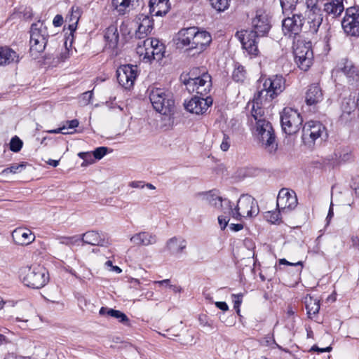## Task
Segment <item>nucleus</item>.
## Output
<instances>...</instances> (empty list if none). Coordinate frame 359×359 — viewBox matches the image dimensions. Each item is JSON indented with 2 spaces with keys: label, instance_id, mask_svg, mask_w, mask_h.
<instances>
[{
  "label": "nucleus",
  "instance_id": "obj_1",
  "mask_svg": "<svg viewBox=\"0 0 359 359\" xmlns=\"http://www.w3.org/2000/svg\"><path fill=\"white\" fill-rule=\"evenodd\" d=\"M253 30H243L237 32L243 48L248 54L256 56L258 55L257 37L265 36L271 29L268 15L263 11H257L255 17L252 20Z\"/></svg>",
  "mask_w": 359,
  "mask_h": 359
},
{
  "label": "nucleus",
  "instance_id": "obj_2",
  "mask_svg": "<svg viewBox=\"0 0 359 359\" xmlns=\"http://www.w3.org/2000/svg\"><path fill=\"white\" fill-rule=\"evenodd\" d=\"M148 92L154 109L168 116L170 121L175 109V100L172 95L164 88L156 87H150Z\"/></svg>",
  "mask_w": 359,
  "mask_h": 359
},
{
  "label": "nucleus",
  "instance_id": "obj_3",
  "mask_svg": "<svg viewBox=\"0 0 359 359\" xmlns=\"http://www.w3.org/2000/svg\"><path fill=\"white\" fill-rule=\"evenodd\" d=\"M285 87V80L282 76L275 75L268 79H260L256 97L261 101H271L280 94Z\"/></svg>",
  "mask_w": 359,
  "mask_h": 359
},
{
  "label": "nucleus",
  "instance_id": "obj_4",
  "mask_svg": "<svg viewBox=\"0 0 359 359\" xmlns=\"http://www.w3.org/2000/svg\"><path fill=\"white\" fill-rule=\"evenodd\" d=\"M20 278L25 286L39 289L48 283L49 274L44 267L33 265L22 267L20 270Z\"/></svg>",
  "mask_w": 359,
  "mask_h": 359
},
{
  "label": "nucleus",
  "instance_id": "obj_5",
  "mask_svg": "<svg viewBox=\"0 0 359 359\" xmlns=\"http://www.w3.org/2000/svg\"><path fill=\"white\" fill-rule=\"evenodd\" d=\"M29 51L31 55L37 57L43 52L48 43L49 34L47 27L43 21L33 23L30 28Z\"/></svg>",
  "mask_w": 359,
  "mask_h": 359
},
{
  "label": "nucleus",
  "instance_id": "obj_6",
  "mask_svg": "<svg viewBox=\"0 0 359 359\" xmlns=\"http://www.w3.org/2000/svg\"><path fill=\"white\" fill-rule=\"evenodd\" d=\"M136 50L144 62H150L154 60L159 61L164 57L165 46L157 39L147 38L142 44H137Z\"/></svg>",
  "mask_w": 359,
  "mask_h": 359
},
{
  "label": "nucleus",
  "instance_id": "obj_7",
  "mask_svg": "<svg viewBox=\"0 0 359 359\" xmlns=\"http://www.w3.org/2000/svg\"><path fill=\"white\" fill-rule=\"evenodd\" d=\"M255 135L264 149L270 153H274L278 148L276 135L271 123L266 120H259L255 126Z\"/></svg>",
  "mask_w": 359,
  "mask_h": 359
},
{
  "label": "nucleus",
  "instance_id": "obj_8",
  "mask_svg": "<svg viewBox=\"0 0 359 359\" xmlns=\"http://www.w3.org/2000/svg\"><path fill=\"white\" fill-rule=\"evenodd\" d=\"M259 212L257 202L249 195H242L238 201L237 205L233 208L231 205V210H229V213L236 220H241L243 217H255Z\"/></svg>",
  "mask_w": 359,
  "mask_h": 359
},
{
  "label": "nucleus",
  "instance_id": "obj_9",
  "mask_svg": "<svg viewBox=\"0 0 359 359\" xmlns=\"http://www.w3.org/2000/svg\"><path fill=\"white\" fill-rule=\"evenodd\" d=\"M293 48L295 62L302 70L307 71L313 60L311 43L297 39L293 41Z\"/></svg>",
  "mask_w": 359,
  "mask_h": 359
},
{
  "label": "nucleus",
  "instance_id": "obj_10",
  "mask_svg": "<svg viewBox=\"0 0 359 359\" xmlns=\"http://www.w3.org/2000/svg\"><path fill=\"white\" fill-rule=\"evenodd\" d=\"M285 15H287V17L282 22L283 32L285 36L292 39L293 41H295L300 37L304 18L300 13H293L291 11L287 12Z\"/></svg>",
  "mask_w": 359,
  "mask_h": 359
},
{
  "label": "nucleus",
  "instance_id": "obj_11",
  "mask_svg": "<svg viewBox=\"0 0 359 359\" xmlns=\"http://www.w3.org/2000/svg\"><path fill=\"white\" fill-rule=\"evenodd\" d=\"M303 118L297 110L285 107L280 113V123L283 132L287 135L297 133L302 125Z\"/></svg>",
  "mask_w": 359,
  "mask_h": 359
},
{
  "label": "nucleus",
  "instance_id": "obj_12",
  "mask_svg": "<svg viewBox=\"0 0 359 359\" xmlns=\"http://www.w3.org/2000/svg\"><path fill=\"white\" fill-rule=\"evenodd\" d=\"M183 83L189 93L206 96L212 87L211 76L207 72H203L201 76L196 77L189 76L188 79L183 81Z\"/></svg>",
  "mask_w": 359,
  "mask_h": 359
},
{
  "label": "nucleus",
  "instance_id": "obj_13",
  "mask_svg": "<svg viewBox=\"0 0 359 359\" xmlns=\"http://www.w3.org/2000/svg\"><path fill=\"white\" fill-rule=\"evenodd\" d=\"M327 137L325 127L318 121H310L302 128V140L305 144H313L319 138Z\"/></svg>",
  "mask_w": 359,
  "mask_h": 359
},
{
  "label": "nucleus",
  "instance_id": "obj_14",
  "mask_svg": "<svg viewBox=\"0 0 359 359\" xmlns=\"http://www.w3.org/2000/svg\"><path fill=\"white\" fill-rule=\"evenodd\" d=\"M344 32L351 36H359V6L346 9V15L341 22Z\"/></svg>",
  "mask_w": 359,
  "mask_h": 359
},
{
  "label": "nucleus",
  "instance_id": "obj_15",
  "mask_svg": "<svg viewBox=\"0 0 359 359\" xmlns=\"http://www.w3.org/2000/svg\"><path fill=\"white\" fill-rule=\"evenodd\" d=\"M212 98L210 96H194L184 104L185 109L191 114L202 115L212 104Z\"/></svg>",
  "mask_w": 359,
  "mask_h": 359
},
{
  "label": "nucleus",
  "instance_id": "obj_16",
  "mask_svg": "<svg viewBox=\"0 0 359 359\" xmlns=\"http://www.w3.org/2000/svg\"><path fill=\"white\" fill-rule=\"evenodd\" d=\"M276 205L283 212L294 210L297 205V198L294 191L285 188L280 189L278 194Z\"/></svg>",
  "mask_w": 359,
  "mask_h": 359
},
{
  "label": "nucleus",
  "instance_id": "obj_17",
  "mask_svg": "<svg viewBox=\"0 0 359 359\" xmlns=\"http://www.w3.org/2000/svg\"><path fill=\"white\" fill-rule=\"evenodd\" d=\"M137 67L132 65H126L119 67L116 71L118 83L128 89L134 85L137 72Z\"/></svg>",
  "mask_w": 359,
  "mask_h": 359
},
{
  "label": "nucleus",
  "instance_id": "obj_18",
  "mask_svg": "<svg viewBox=\"0 0 359 359\" xmlns=\"http://www.w3.org/2000/svg\"><path fill=\"white\" fill-rule=\"evenodd\" d=\"M318 0H314L311 6H306L307 8V23L309 25L308 32L311 34L317 33L323 22V15L321 9L318 6Z\"/></svg>",
  "mask_w": 359,
  "mask_h": 359
},
{
  "label": "nucleus",
  "instance_id": "obj_19",
  "mask_svg": "<svg viewBox=\"0 0 359 359\" xmlns=\"http://www.w3.org/2000/svg\"><path fill=\"white\" fill-rule=\"evenodd\" d=\"M195 27L181 29L175 36L176 45L178 48L186 50H194Z\"/></svg>",
  "mask_w": 359,
  "mask_h": 359
},
{
  "label": "nucleus",
  "instance_id": "obj_20",
  "mask_svg": "<svg viewBox=\"0 0 359 359\" xmlns=\"http://www.w3.org/2000/svg\"><path fill=\"white\" fill-rule=\"evenodd\" d=\"M135 20L137 29L135 33V38L138 39H144L151 32L154 27V20L149 15L144 13L139 14Z\"/></svg>",
  "mask_w": 359,
  "mask_h": 359
},
{
  "label": "nucleus",
  "instance_id": "obj_21",
  "mask_svg": "<svg viewBox=\"0 0 359 359\" xmlns=\"http://www.w3.org/2000/svg\"><path fill=\"white\" fill-rule=\"evenodd\" d=\"M11 236L15 243L20 245H28L34 242L36 238L31 230L23 227L16 228Z\"/></svg>",
  "mask_w": 359,
  "mask_h": 359
},
{
  "label": "nucleus",
  "instance_id": "obj_22",
  "mask_svg": "<svg viewBox=\"0 0 359 359\" xmlns=\"http://www.w3.org/2000/svg\"><path fill=\"white\" fill-rule=\"evenodd\" d=\"M204 200L210 205L222 210L224 213H226V210L229 212V210H231V201L226 198L223 199L212 191L205 194Z\"/></svg>",
  "mask_w": 359,
  "mask_h": 359
},
{
  "label": "nucleus",
  "instance_id": "obj_23",
  "mask_svg": "<svg viewBox=\"0 0 359 359\" xmlns=\"http://www.w3.org/2000/svg\"><path fill=\"white\" fill-rule=\"evenodd\" d=\"M341 72L346 76L350 85H356L359 81V73L354 64L348 60H345L339 66Z\"/></svg>",
  "mask_w": 359,
  "mask_h": 359
},
{
  "label": "nucleus",
  "instance_id": "obj_24",
  "mask_svg": "<svg viewBox=\"0 0 359 359\" xmlns=\"http://www.w3.org/2000/svg\"><path fill=\"white\" fill-rule=\"evenodd\" d=\"M130 240L134 245L140 247L154 245L156 243L158 238L154 233L149 231H141L135 233Z\"/></svg>",
  "mask_w": 359,
  "mask_h": 359
},
{
  "label": "nucleus",
  "instance_id": "obj_25",
  "mask_svg": "<svg viewBox=\"0 0 359 359\" xmlns=\"http://www.w3.org/2000/svg\"><path fill=\"white\" fill-rule=\"evenodd\" d=\"M212 36L210 34L206 31H199L195 27V36L194 41V50H196L198 53L203 51L211 43Z\"/></svg>",
  "mask_w": 359,
  "mask_h": 359
},
{
  "label": "nucleus",
  "instance_id": "obj_26",
  "mask_svg": "<svg viewBox=\"0 0 359 359\" xmlns=\"http://www.w3.org/2000/svg\"><path fill=\"white\" fill-rule=\"evenodd\" d=\"M86 244L91 245L107 246L109 243L108 240L104 234H100L95 231H89L83 233L80 238Z\"/></svg>",
  "mask_w": 359,
  "mask_h": 359
},
{
  "label": "nucleus",
  "instance_id": "obj_27",
  "mask_svg": "<svg viewBox=\"0 0 359 359\" xmlns=\"http://www.w3.org/2000/svg\"><path fill=\"white\" fill-rule=\"evenodd\" d=\"M187 247V242L181 237L174 236L166 242L165 250L172 255H179Z\"/></svg>",
  "mask_w": 359,
  "mask_h": 359
},
{
  "label": "nucleus",
  "instance_id": "obj_28",
  "mask_svg": "<svg viewBox=\"0 0 359 359\" xmlns=\"http://www.w3.org/2000/svg\"><path fill=\"white\" fill-rule=\"evenodd\" d=\"M149 13L152 15L163 16L170 9L169 0H149Z\"/></svg>",
  "mask_w": 359,
  "mask_h": 359
},
{
  "label": "nucleus",
  "instance_id": "obj_29",
  "mask_svg": "<svg viewBox=\"0 0 359 359\" xmlns=\"http://www.w3.org/2000/svg\"><path fill=\"white\" fill-rule=\"evenodd\" d=\"M323 100L322 89L318 84H312L309 87L306 93V103L308 105H315Z\"/></svg>",
  "mask_w": 359,
  "mask_h": 359
},
{
  "label": "nucleus",
  "instance_id": "obj_30",
  "mask_svg": "<svg viewBox=\"0 0 359 359\" xmlns=\"http://www.w3.org/2000/svg\"><path fill=\"white\" fill-rule=\"evenodd\" d=\"M18 61L19 57L16 52L8 47L0 48V65L17 63Z\"/></svg>",
  "mask_w": 359,
  "mask_h": 359
},
{
  "label": "nucleus",
  "instance_id": "obj_31",
  "mask_svg": "<svg viewBox=\"0 0 359 359\" xmlns=\"http://www.w3.org/2000/svg\"><path fill=\"white\" fill-rule=\"evenodd\" d=\"M343 0H332L324 5V11L333 17H337L344 11Z\"/></svg>",
  "mask_w": 359,
  "mask_h": 359
},
{
  "label": "nucleus",
  "instance_id": "obj_32",
  "mask_svg": "<svg viewBox=\"0 0 359 359\" xmlns=\"http://www.w3.org/2000/svg\"><path fill=\"white\" fill-rule=\"evenodd\" d=\"M135 0H112V6L118 15H125L133 8Z\"/></svg>",
  "mask_w": 359,
  "mask_h": 359
},
{
  "label": "nucleus",
  "instance_id": "obj_33",
  "mask_svg": "<svg viewBox=\"0 0 359 359\" xmlns=\"http://www.w3.org/2000/svg\"><path fill=\"white\" fill-rule=\"evenodd\" d=\"M104 39L109 48H114L116 47L119 36L116 26L111 25L107 28L104 33Z\"/></svg>",
  "mask_w": 359,
  "mask_h": 359
},
{
  "label": "nucleus",
  "instance_id": "obj_34",
  "mask_svg": "<svg viewBox=\"0 0 359 359\" xmlns=\"http://www.w3.org/2000/svg\"><path fill=\"white\" fill-rule=\"evenodd\" d=\"M264 100H262V101L258 100L256 97V95H255L251 114H252V118L255 121V124L259 120H266L263 117L264 114V111L263 108L259 106V104H262V102Z\"/></svg>",
  "mask_w": 359,
  "mask_h": 359
},
{
  "label": "nucleus",
  "instance_id": "obj_35",
  "mask_svg": "<svg viewBox=\"0 0 359 359\" xmlns=\"http://www.w3.org/2000/svg\"><path fill=\"white\" fill-rule=\"evenodd\" d=\"M302 0H280L283 14L287 12H293L296 9L297 4ZM314 0H305L306 6L313 5Z\"/></svg>",
  "mask_w": 359,
  "mask_h": 359
},
{
  "label": "nucleus",
  "instance_id": "obj_36",
  "mask_svg": "<svg viewBox=\"0 0 359 359\" xmlns=\"http://www.w3.org/2000/svg\"><path fill=\"white\" fill-rule=\"evenodd\" d=\"M306 309L309 318H313L320 310V301L311 297L306 299Z\"/></svg>",
  "mask_w": 359,
  "mask_h": 359
},
{
  "label": "nucleus",
  "instance_id": "obj_37",
  "mask_svg": "<svg viewBox=\"0 0 359 359\" xmlns=\"http://www.w3.org/2000/svg\"><path fill=\"white\" fill-rule=\"evenodd\" d=\"M80 17V9L78 6H72L71 8L70 14L67 16V19L71 22L69 25V29L71 32L76 30V24Z\"/></svg>",
  "mask_w": 359,
  "mask_h": 359
},
{
  "label": "nucleus",
  "instance_id": "obj_38",
  "mask_svg": "<svg viewBox=\"0 0 359 359\" xmlns=\"http://www.w3.org/2000/svg\"><path fill=\"white\" fill-rule=\"evenodd\" d=\"M232 79L236 82H243L246 79V71L241 65L236 63L232 74Z\"/></svg>",
  "mask_w": 359,
  "mask_h": 359
},
{
  "label": "nucleus",
  "instance_id": "obj_39",
  "mask_svg": "<svg viewBox=\"0 0 359 359\" xmlns=\"http://www.w3.org/2000/svg\"><path fill=\"white\" fill-rule=\"evenodd\" d=\"M27 165L26 163H13L9 167L5 168L2 171L3 175H8L10 173L16 174L22 172V170L25 168Z\"/></svg>",
  "mask_w": 359,
  "mask_h": 359
},
{
  "label": "nucleus",
  "instance_id": "obj_40",
  "mask_svg": "<svg viewBox=\"0 0 359 359\" xmlns=\"http://www.w3.org/2000/svg\"><path fill=\"white\" fill-rule=\"evenodd\" d=\"M350 156L351 155L348 153H345L341 155L340 153L335 152L332 156V162H330V165L334 167L341 163L348 161L350 159Z\"/></svg>",
  "mask_w": 359,
  "mask_h": 359
},
{
  "label": "nucleus",
  "instance_id": "obj_41",
  "mask_svg": "<svg viewBox=\"0 0 359 359\" xmlns=\"http://www.w3.org/2000/svg\"><path fill=\"white\" fill-rule=\"evenodd\" d=\"M108 316L117 319L122 323H127L129 322L128 316L124 313L118 310L110 309L108 311Z\"/></svg>",
  "mask_w": 359,
  "mask_h": 359
},
{
  "label": "nucleus",
  "instance_id": "obj_42",
  "mask_svg": "<svg viewBox=\"0 0 359 359\" xmlns=\"http://www.w3.org/2000/svg\"><path fill=\"white\" fill-rule=\"evenodd\" d=\"M210 1L215 10L222 12L229 8L230 0H210Z\"/></svg>",
  "mask_w": 359,
  "mask_h": 359
},
{
  "label": "nucleus",
  "instance_id": "obj_43",
  "mask_svg": "<svg viewBox=\"0 0 359 359\" xmlns=\"http://www.w3.org/2000/svg\"><path fill=\"white\" fill-rule=\"evenodd\" d=\"M22 145V141L18 136H14L10 142V149L13 152H18L21 150Z\"/></svg>",
  "mask_w": 359,
  "mask_h": 359
},
{
  "label": "nucleus",
  "instance_id": "obj_44",
  "mask_svg": "<svg viewBox=\"0 0 359 359\" xmlns=\"http://www.w3.org/2000/svg\"><path fill=\"white\" fill-rule=\"evenodd\" d=\"M59 242L61 244L66 245H71L79 241H80V238L79 236H61L58 238Z\"/></svg>",
  "mask_w": 359,
  "mask_h": 359
},
{
  "label": "nucleus",
  "instance_id": "obj_45",
  "mask_svg": "<svg viewBox=\"0 0 359 359\" xmlns=\"http://www.w3.org/2000/svg\"><path fill=\"white\" fill-rule=\"evenodd\" d=\"M230 215H231L229 214L227 210H226V213L224 212V215L218 216V223L222 230H224L226 226L228 225Z\"/></svg>",
  "mask_w": 359,
  "mask_h": 359
},
{
  "label": "nucleus",
  "instance_id": "obj_46",
  "mask_svg": "<svg viewBox=\"0 0 359 359\" xmlns=\"http://www.w3.org/2000/svg\"><path fill=\"white\" fill-rule=\"evenodd\" d=\"M280 212L281 211H280L279 210L278 212L269 211L266 213L265 217L268 222L274 224L278 220H280Z\"/></svg>",
  "mask_w": 359,
  "mask_h": 359
},
{
  "label": "nucleus",
  "instance_id": "obj_47",
  "mask_svg": "<svg viewBox=\"0 0 359 359\" xmlns=\"http://www.w3.org/2000/svg\"><path fill=\"white\" fill-rule=\"evenodd\" d=\"M260 345L266 347H271L276 344V341L272 334H267L259 340Z\"/></svg>",
  "mask_w": 359,
  "mask_h": 359
},
{
  "label": "nucleus",
  "instance_id": "obj_48",
  "mask_svg": "<svg viewBox=\"0 0 359 359\" xmlns=\"http://www.w3.org/2000/svg\"><path fill=\"white\" fill-rule=\"evenodd\" d=\"M107 151H108L107 147H100L96 148L93 151V156L95 157V158H96L97 160H100L107 154Z\"/></svg>",
  "mask_w": 359,
  "mask_h": 359
},
{
  "label": "nucleus",
  "instance_id": "obj_49",
  "mask_svg": "<svg viewBox=\"0 0 359 359\" xmlns=\"http://www.w3.org/2000/svg\"><path fill=\"white\" fill-rule=\"evenodd\" d=\"M230 144L231 140L229 137L226 134L223 133L222 142L220 144L221 149L224 151H226L229 149Z\"/></svg>",
  "mask_w": 359,
  "mask_h": 359
},
{
  "label": "nucleus",
  "instance_id": "obj_50",
  "mask_svg": "<svg viewBox=\"0 0 359 359\" xmlns=\"http://www.w3.org/2000/svg\"><path fill=\"white\" fill-rule=\"evenodd\" d=\"M232 297H233V306H234V309H236V311L237 313H239L240 312V309H239V307L242 303V297H243V294H232Z\"/></svg>",
  "mask_w": 359,
  "mask_h": 359
},
{
  "label": "nucleus",
  "instance_id": "obj_51",
  "mask_svg": "<svg viewBox=\"0 0 359 359\" xmlns=\"http://www.w3.org/2000/svg\"><path fill=\"white\" fill-rule=\"evenodd\" d=\"M351 247L359 252V236L353 235L351 237Z\"/></svg>",
  "mask_w": 359,
  "mask_h": 359
},
{
  "label": "nucleus",
  "instance_id": "obj_52",
  "mask_svg": "<svg viewBox=\"0 0 359 359\" xmlns=\"http://www.w3.org/2000/svg\"><path fill=\"white\" fill-rule=\"evenodd\" d=\"M65 130H67V127L65 126H63L62 127H60L57 129L50 130H48L47 132L48 133H51V134H57V133L69 134V133H72V132H67V131H65Z\"/></svg>",
  "mask_w": 359,
  "mask_h": 359
},
{
  "label": "nucleus",
  "instance_id": "obj_53",
  "mask_svg": "<svg viewBox=\"0 0 359 359\" xmlns=\"http://www.w3.org/2000/svg\"><path fill=\"white\" fill-rule=\"evenodd\" d=\"M63 17L61 15H56L53 20V25L55 27H60L63 24Z\"/></svg>",
  "mask_w": 359,
  "mask_h": 359
},
{
  "label": "nucleus",
  "instance_id": "obj_54",
  "mask_svg": "<svg viewBox=\"0 0 359 359\" xmlns=\"http://www.w3.org/2000/svg\"><path fill=\"white\" fill-rule=\"evenodd\" d=\"M67 127V129H74L79 126V121L77 119H73L71 121H67L66 122V125H65Z\"/></svg>",
  "mask_w": 359,
  "mask_h": 359
},
{
  "label": "nucleus",
  "instance_id": "obj_55",
  "mask_svg": "<svg viewBox=\"0 0 359 359\" xmlns=\"http://www.w3.org/2000/svg\"><path fill=\"white\" fill-rule=\"evenodd\" d=\"M129 186L135 189H143L144 182L143 181H133L130 182Z\"/></svg>",
  "mask_w": 359,
  "mask_h": 359
},
{
  "label": "nucleus",
  "instance_id": "obj_56",
  "mask_svg": "<svg viewBox=\"0 0 359 359\" xmlns=\"http://www.w3.org/2000/svg\"><path fill=\"white\" fill-rule=\"evenodd\" d=\"M279 264L289 265V266H301L302 267V262H298L297 263H292L287 261L285 259H280L279 260Z\"/></svg>",
  "mask_w": 359,
  "mask_h": 359
},
{
  "label": "nucleus",
  "instance_id": "obj_57",
  "mask_svg": "<svg viewBox=\"0 0 359 359\" xmlns=\"http://www.w3.org/2000/svg\"><path fill=\"white\" fill-rule=\"evenodd\" d=\"M331 350H332L331 346H327L326 348H320L318 347L316 345L313 346L311 348V351H318V352H320V353L330 352Z\"/></svg>",
  "mask_w": 359,
  "mask_h": 359
},
{
  "label": "nucleus",
  "instance_id": "obj_58",
  "mask_svg": "<svg viewBox=\"0 0 359 359\" xmlns=\"http://www.w3.org/2000/svg\"><path fill=\"white\" fill-rule=\"evenodd\" d=\"M215 304L219 309L223 311L229 310V306L225 302H216Z\"/></svg>",
  "mask_w": 359,
  "mask_h": 359
},
{
  "label": "nucleus",
  "instance_id": "obj_59",
  "mask_svg": "<svg viewBox=\"0 0 359 359\" xmlns=\"http://www.w3.org/2000/svg\"><path fill=\"white\" fill-rule=\"evenodd\" d=\"M130 283L131 284V287L137 289V290H142L141 287H140V281L138 279L136 278H131L130 280Z\"/></svg>",
  "mask_w": 359,
  "mask_h": 359
},
{
  "label": "nucleus",
  "instance_id": "obj_60",
  "mask_svg": "<svg viewBox=\"0 0 359 359\" xmlns=\"http://www.w3.org/2000/svg\"><path fill=\"white\" fill-rule=\"evenodd\" d=\"M229 228L233 231H238L243 229L242 224H231Z\"/></svg>",
  "mask_w": 359,
  "mask_h": 359
},
{
  "label": "nucleus",
  "instance_id": "obj_61",
  "mask_svg": "<svg viewBox=\"0 0 359 359\" xmlns=\"http://www.w3.org/2000/svg\"><path fill=\"white\" fill-rule=\"evenodd\" d=\"M170 279H164L162 280H155V281H154V284H156L158 285H165V286L169 287V285H170Z\"/></svg>",
  "mask_w": 359,
  "mask_h": 359
},
{
  "label": "nucleus",
  "instance_id": "obj_62",
  "mask_svg": "<svg viewBox=\"0 0 359 359\" xmlns=\"http://www.w3.org/2000/svg\"><path fill=\"white\" fill-rule=\"evenodd\" d=\"M93 96V93L91 91H87L84 93H83V100H86V104L89 103L90 100L91 99Z\"/></svg>",
  "mask_w": 359,
  "mask_h": 359
},
{
  "label": "nucleus",
  "instance_id": "obj_63",
  "mask_svg": "<svg viewBox=\"0 0 359 359\" xmlns=\"http://www.w3.org/2000/svg\"><path fill=\"white\" fill-rule=\"evenodd\" d=\"M333 215H334V212H333V208H332V203H331V205L330 207L329 212H328V214H327V216L326 218L327 224H329V222H330V219L332 218Z\"/></svg>",
  "mask_w": 359,
  "mask_h": 359
},
{
  "label": "nucleus",
  "instance_id": "obj_64",
  "mask_svg": "<svg viewBox=\"0 0 359 359\" xmlns=\"http://www.w3.org/2000/svg\"><path fill=\"white\" fill-rule=\"evenodd\" d=\"M154 294V293L153 291H147L144 293H142V296L144 297V298H146L148 300H151L153 299Z\"/></svg>",
  "mask_w": 359,
  "mask_h": 359
}]
</instances>
